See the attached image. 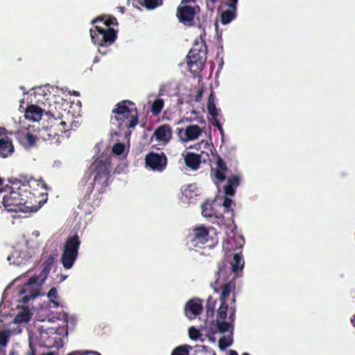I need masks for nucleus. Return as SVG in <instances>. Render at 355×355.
<instances>
[{
    "label": "nucleus",
    "mask_w": 355,
    "mask_h": 355,
    "mask_svg": "<svg viewBox=\"0 0 355 355\" xmlns=\"http://www.w3.org/2000/svg\"><path fill=\"white\" fill-rule=\"evenodd\" d=\"M56 318L60 321L58 324H54L53 319L46 320L40 315H37V320L43 324L38 327V335L35 334V338L39 340V343L48 348H60L63 346V341L60 335L66 331L67 326V315L62 312L56 313Z\"/></svg>",
    "instance_id": "obj_1"
},
{
    "label": "nucleus",
    "mask_w": 355,
    "mask_h": 355,
    "mask_svg": "<svg viewBox=\"0 0 355 355\" xmlns=\"http://www.w3.org/2000/svg\"><path fill=\"white\" fill-rule=\"evenodd\" d=\"M38 202L29 201L21 191L20 181L14 182L11 185V191L4 196L3 205L4 210L8 212H15L17 217H21V214H27L37 211L39 209Z\"/></svg>",
    "instance_id": "obj_2"
},
{
    "label": "nucleus",
    "mask_w": 355,
    "mask_h": 355,
    "mask_svg": "<svg viewBox=\"0 0 355 355\" xmlns=\"http://www.w3.org/2000/svg\"><path fill=\"white\" fill-rule=\"evenodd\" d=\"M112 123L121 130L135 128L138 123V113L135 103L130 101L118 103L112 110Z\"/></svg>",
    "instance_id": "obj_3"
},
{
    "label": "nucleus",
    "mask_w": 355,
    "mask_h": 355,
    "mask_svg": "<svg viewBox=\"0 0 355 355\" xmlns=\"http://www.w3.org/2000/svg\"><path fill=\"white\" fill-rule=\"evenodd\" d=\"M39 235L38 231H34L26 240L25 243L17 245L7 258L10 263L20 266L29 262L35 253V248L38 246Z\"/></svg>",
    "instance_id": "obj_4"
},
{
    "label": "nucleus",
    "mask_w": 355,
    "mask_h": 355,
    "mask_svg": "<svg viewBox=\"0 0 355 355\" xmlns=\"http://www.w3.org/2000/svg\"><path fill=\"white\" fill-rule=\"evenodd\" d=\"M20 188L29 201L38 202L39 209L45 202V187L42 180L30 179L27 182H20Z\"/></svg>",
    "instance_id": "obj_5"
},
{
    "label": "nucleus",
    "mask_w": 355,
    "mask_h": 355,
    "mask_svg": "<svg viewBox=\"0 0 355 355\" xmlns=\"http://www.w3.org/2000/svg\"><path fill=\"white\" fill-rule=\"evenodd\" d=\"M235 306L228 307L226 302H221L218 309L217 329L220 333L230 332L233 330V323L235 320Z\"/></svg>",
    "instance_id": "obj_6"
},
{
    "label": "nucleus",
    "mask_w": 355,
    "mask_h": 355,
    "mask_svg": "<svg viewBox=\"0 0 355 355\" xmlns=\"http://www.w3.org/2000/svg\"><path fill=\"white\" fill-rule=\"evenodd\" d=\"M80 244V242L77 235L69 237L67 240L61 257V261L65 269L72 268L78 257Z\"/></svg>",
    "instance_id": "obj_7"
},
{
    "label": "nucleus",
    "mask_w": 355,
    "mask_h": 355,
    "mask_svg": "<svg viewBox=\"0 0 355 355\" xmlns=\"http://www.w3.org/2000/svg\"><path fill=\"white\" fill-rule=\"evenodd\" d=\"M90 35L93 43L102 47L112 44L116 38V33L113 28L105 29L99 24L90 29Z\"/></svg>",
    "instance_id": "obj_8"
},
{
    "label": "nucleus",
    "mask_w": 355,
    "mask_h": 355,
    "mask_svg": "<svg viewBox=\"0 0 355 355\" xmlns=\"http://www.w3.org/2000/svg\"><path fill=\"white\" fill-rule=\"evenodd\" d=\"M199 11L200 8L195 0H182L178 8L177 16L182 24L191 25Z\"/></svg>",
    "instance_id": "obj_9"
},
{
    "label": "nucleus",
    "mask_w": 355,
    "mask_h": 355,
    "mask_svg": "<svg viewBox=\"0 0 355 355\" xmlns=\"http://www.w3.org/2000/svg\"><path fill=\"white\" fill-rule=\"evenodd\" d=\"M216 236V234L212 228L207 229L204 226L197 227L191 234V245L195 247H201L209 241L214 243L217 242Z\"/></svg>",
    "instance_id": "obj_10"
},
{
    "label": "nucleus",
    "mask_w": 355,
    "mask_h": 355,
    "mask_svg": "<svg viewBox=\"0 0 355 355\" xmlns=\"http://www.w3.org/2000/svg\"><path fill=\"white\" fill-rule=\"evenodd\" d=\"M220 197H217L214 201H206L202 205V214L204 217L210 218L213 223L218 225L224 223V217L218 211L220 209Z\"/></svg>",
    "instance_id": "obj_11"
},
{
    "label": "nucleus",
    "mask_w": 355,
    "mask_h": 355,
    "mask_svg": "<svg viewBox=\"0 0 355 355\" xmlns=\"http://www.w3.org/2000/svg\"><path fill=\"white\" fill-rule=\"evenodd\" d=\"M195 148L198 150H200L201 154L197 155L193 153H185L182 155L184 157V162L187 166L190 167L193 170H196L200 163V157L205 155L207 157L209 156V152L211 151V146L208 141L202 140L198 143Z\"/></svg>",
    "instance_id": "obj_12"
},
{
    "label": "nucleus",
    "mask_w": 355,
    "mask_h": 355,
    "mask_svg": "<svg viewBox=\"0 0 355 355\" xmlns=\"http://www.w3.org/2000/svg\"><path fill=\"white\" fill-rule=\"evenodd\" d=\"M207 59V53L203 44H195L187 57V63L191 71L199 69Z\"/></svg>",
    "instance_id": "obj_13"
},
{
    "label": "nucleus",
    "mask_w": 355,
    "mask_h": 355,
    "mask_svg": "<svg viewBox=\"0 0 355 355\" xmlns=\"http://www.w3.org/2000/svg\"><path fill=\"white\" fill-rule=\"evenodd\" d=\"M44 279H39L37 277H32L19 290V293L21 295V300L24 303H28L31 300L34 299L40 295V286Z\"/></svg>",
    "instance_id": "obj_14"
},
{
    "label": "nucleus",
    "mask_w": 355,
    "mask_h": 355,
    "mask_svg": "<svg viewBox=\"0 0 355 355\" xmlns=\"http://www.w3.org/2000/svg\"><path fill=\"white\" fill-rule=\"evenodd\" d=\"M90 168L96 173L94 176V182L96 184L101 182L104 183L107 181L110 164L106 157H101L96 158L91 165Z\"/></svg>",
    "instance_id": "obj_15"
},
{
    "label": "nucleus",
    "mask_w": 355,
    "mask_h": 355,
    "mask_svg": "<svg viewBox=\"0 0 355 355\" xmlns=\"http://www.w3.org/2000/svg\"><path fill=\"white\" fill-rule=\"evenodd\" d=\"M202 129L197 125H190L185 128H178L177 135L182 143L196 140L202 135Z\"/></svg>",
    "instance_id": "obj_16"
},
{
    "label": "nucleus",
    "mask_w": 355,
    "mask_h": 355,
    "mask_svg": "<svg viewBox=\"0 0 355 355\" xmlns=\"http://www.w3.org/2000/svg\"><path fill=\"white\" fill-rule=\"evenodd\" d=\"M172 138V130L168 125L158 127L151 137V141H156L161 145H166Z\"/></svg>",
    "instance_id": "obj_17"
},
{
    "label": "nucleus",
    "mask_w": 355,
    "mask_h": 355,
    "mask_svg": "<svg viewBox=\"0 0 355 355\" xmlns=\"http://www.w3.org/2000/svg\"><path fill=\"white\" fill-rule=\"evenodd\" d=\"M146 162L153 170L161 171L166 165V157L163 153H150L146 156Z\"/></svg>",
    "instance_id": "obj_18"
},
{
    "label": "nucleus",
    "mask_w": 355,
    "mask_h": 355,
    "mask_svg": "<svg viewBox=\"0 0 355 355\" xmlns=\"http://www.w3.org/2000/svg\"><path fill=\"white\" fill-rule=\"evenodd\" d=\"M238 0H228V1L220 6V19L223 24H227L235 17L236 4Z\"/></svg>",
    "instance_id": "obj_19"
},
{
    "label": "nucleus",
    "mask_w": 355,
    "mask_h": 355,
    "mask_svg": "<svg viewBox=\"0 0 355 355\" xmlns=\"http://www.w3.org/2000/svg\"><path fill=\"white\" fill-rule=\"evenodd\" d=\"M200 194V189L195 184H189L182 188V195L180 197L183 205L193 202L195 198Z\"/></svg>",
    "instance_id": "obj_20"
},
{
    "label": "nucleus",
    "mask_w": 355,
    "mask_h": 355,
    "mask_svg": "<svg viewBox=\"0 0 355 355\" xmlns=\"http://www.w3.org/2000/svg\"><path fill=\"white\" fill-rule=\"evenodd\" d=\"M202 310V302L199 299L190 300L186 304L184 312L186 316L192 320L199 315Z\"/></svg>",
    "instance_id": "obj_21"
},
{
    "label": "nucleus",
    "mask_w": 355,
    "mask_h": 355,
    "mask_svg": "<svg viewBox=\"0 0 355 355\" xmlns=\"http://www.w3.org/2000/svg\"><path fill=\"white\" fill-rule=\"evenodd\" d=\"M17 138L21 144L27 148L35 145L37 136L31 128H28L21 130L18 132Z\"/></svg>",
    "instance_id": "obj_22"
},
{
    "label": "nucleus",
    "mask_w": 355,
    "mask_h": 355,
    "mask_svg": "<svg viewBox=\"0 0 355 355\" xmlns=\"http://www.w3.org/2000/svg\"><path fill=\"white\" fill-rule=\"evenodd\" d=\"M227 167L223 160L218 158L216 162V166L213 169V175L214 177V181L215 184L218 188L220 183H222L226 178V173Z\"/></svg>",
    "instance_id": "obj_23"
},
{
    "label": "nucleus",
    "mask_w": 355,
    "mask_h": 355,
    "mask_svg": "<svg viewBox=\"0 0 355 355\" xmlns=\"http://www.w3.org/2000/svg\"><path fill=\"white\" fill-rule=\"evenodd\" d=\"M14 151V146L10 138L0 129V156L7 157Z\"/></svg>",
    "instance_id": "obj_24"
},
{
    "label": "nucleus",
    "mask_w": 355,
    "mask_h": 355,
    "mask_svg": "<svg viewBox=\"0 0 355 355\" xmlns=\"http://www.w3.org/2000/svg\"><path fill=\"white\" fill-rule=\"evenodd\" d=\"M33 311L28 307H21L14 319V323L18 324H26L31 319Z\"/></svg>",
    "instance_id": "obj_25"
},
{
    "label": "nucleus",
    "mask_w": 355,
    "mask_h": 355,
    "mask_svg": "<svg viewBox=\"0 0 355 355\" xmlns=\"http://www.w3.org/2000/svg\"><path fill=\"white\" fill-rule=\"evenodd\" d=\"M43 110L40 107L31 105H29L25 112V117L26 119L33 121H39L42 116Z\"/></svg>",
    "instance_id": "obj_26"
},
{
    "label": "nucleus",
    "mask_w": 355,
    "mask_h": 355,
    "mask_svg": "<svg viewBox=\"0 0 355 355\" xmlns=\"http://www.w3.org/2000/svg\"><path fill=\"white\" fill-rule=\"evenodd\" d=\"M244 245V239L241 235L234 234L224 243V248L231 250L241 249Z\"/></svg>",
    "instance_id": "obj_27"
},
{
    "label": "nucleus",
    "mask_w": 355,
    "mask_h": 355,
    "mask_svg": "<svg viewBox=\"0 0 355 355\" xmlns=\"http://www.w3.org/2000/svg\"><path fill=\"white\" fill-rule=\"evenodd\" d=\"M230 264L232 271L236 275L238 274L239 272L241 271L245 264L241 253H234Z\"/></svg>",
    "instance_id": "obj_28"
},
{
    "label": "nucleus",
    "mask_w": 355,
    "mask_h": 355,
    "mask_svg": "<svg viewBox=\"0 0 355 355\" xmlns=\"http://www.w3.org/2000/svg\"><path fill=\"white\" fill-rule=\"evenodd\" d=\"M239 184V178L236 175L230 177L227 180V184L224 188V192L226 196H233L235 193V189Z\"/></svg>",
    "instance_id": "obj_29"
},
{
    "label": "nucleus",
    "mask_w": 355,
    "mask_h": 355,
    "mask_svg": "<svg viewBox=\"0 0 355 355\" xmlns=\"http://www.w3.org/2000/svg\"><path fill=\"white\" fill-rule=\"evenodd\" d=\"M92 23L93 24L102 23L103 25H105L106 26H110L112 25L117 24L116 18L111 17V16H107V15H104L103 17H97L96 19H95L92 21Z\"/></svg>",
    "instance_id": "obj_30"
},
{
    "label": "nucleus",
    "mask_w": 355,
    "mask_h": 355,
    "mask_svg": "<svg viewBox=\"0 0 355 355\" xmlns=\"http://www.w3.org/2000/svg\"><path fill=\"white\" fill-rule=\"evenodd\" d=\"M234 288V285L232 283H228L224 285L220 295L221 302H226V300L230 297L231 293L233 291Z\"/></svg>",
    "instance_id": "obj_31"
},
{
    "label": "nucleus",
    "mask_w": 355,
    "mask_h": 355,
    "mask_svg": "<svg viewBox=\"0 0 355 355\" xmlns=\"http://www.w3.org/2000/svg\"><path fill=\"white\" fill-rule=\"evenodd\" d=\"M232 331L227 332V335H224L222 338L219 339V347L220 349H223L227 347H229L232 343Z\"/></svg>",
    "instance_id": "obj_32"
},
{
    "label": "nucleus",
    "mask_w": 355,
    "mask_h": 355,
    "mask_svg": "<svg viewBox=\"0 0 355 355\" xmlns=\"http://www.w3.org/2000/svg\"><path fill=\"white\" fill-rule=\"evenodd\" d=\"M164 101L162 98H156L151 106V112L157 115L160 113L164 107Z\"/></svg>",
    "instance_id": "obj_33"
},
{
    "label": "nucleus",
    "mask_w": 355,
    "mask_h": 355,
    "mask_svg": "<svg viewBox=\"0 0 355 355\" xmlns=\"http://www.w3.org/2000/svg\"><path fill=\"white\" fill-rule=\"evenodd\" d=\"M207 109H208L209 113L213 117H215L218 115V110H217L216 105L214 103V96H213L212 94H210L209 99H208Z\"/></svg>",
    "instance_id": "obj_34"
},
{
    "label": "nucleus",
    "mask_w": 355,
    "mask_h": 355,
    "mask_svg": "<svg viewBox=\"0 0 355 355\" xmlns=\"http://www.w3.org/2000/svg\"><path fill=\"white\" fill-rule=\"evenodd\" d=\"M148 9H153L162 4V0H137Z\"/></svg>",
    "instance_id": "obj_35"
},
{
    "label": "nucleus",
    "mask_w": 355,
    "mask_h": 355,
    "mask_svg": "<svg viewBox=\"0 0 355 355\" xmlns=\"http://www.w3.org/2000/svg\"><path fill=\"white\" fill-rule=\"evenodd\" d=\"M171 355H189V347L187 345H181L176 347Z\"/></svg>",
    "instance_id": "obj_36"
},
{
    "label": "nucleus",
    "mask_w": 355,
    "mask_h": 355,
    "mask_svg": "<svg viewBox=\"0 0 355 355\" xmlns=\"http://www.w3.org/2000/svg\"><path fill=\"white\" fill-rule=\"evenodd\" d=\"M125 149L126 146L125 144L121 143H116L113 146L112 152L116 155H120L125 152Z\"/></svg>",
    "instance_id": "obj_37"
},
{
    "label": "nucleus",
    "mask_w": 355,
    "mask_h": 355,
    "mask_svg": "<svg viewBox=\"0 0 355 355\" xmlns=\"http://www.w3.org/2000/svg\"><path fill=\"white\" fill-rule=\"evenodd\" d=\"M9 336V331H0V347H5L7 345Z\"/></svg>",
    "instance_id": "obj_38"
},
{
    "label": "nucleus",
    "mask_w": 355,
    "mask_h": 355,
    "mask_svg": "<svg viewBox=\"0 0 355 355\" xmlns=\"http://www.w3.org/2000/svg\"><path fill=\"white\" fill-rule=\"evenodd\" d=\"M48 297L56 306H58V302L55 300L57 298V290L55 288H52L49 291Z\"/></svg>",
    "instance_id": "obj_39"
},
{
    "label": "nucleus",
    "mask_w": 355,
    "mask_h": 355,
    "mask_svg": "<svg viewBox=\"0 0 355 355\" xmlns=\"http://www.w3.org/2000/svg\"><path fill=\"white\" fill-rule=\"evenodd\" d=\"M221 200H223V207L225 208V211L230 212L231 209V205L232 203V200L228 197H225V198L223 200L221 198H220ZM222 201H220L221 202Z\"/></svg>",
    "instance_id": "obj_40"
},
{
    "label": "nucleus",
    "mask_w": 355,
    "mask_h": 355,
    "mask_svg": "<svg viewBox=\"0 0 355 355\" xmlns=\"http://www.w3.org/2000/svg\"><path fill=\"white\" fill-rule=\"evenodd\" d=\"M189 335L192 340H198L200 336L199 330L194 327H191L189 329Z\"/></svg>",
    "instance_id": "obj_41"
},
{
    "label": "nucleus",
    "mask_w": 355,
    "mask_h": 355,
    "mask_svg": "<svg viewBox=\"0 0 355 355\" xmlns=\"http://www.w3.org/2000/svg\"><path fill=\"white\" fill-rule=\"evenodd\" d=\"M215 305V300H214L211 297H209L207 300V309L208 311H211L213 313L214 308Z\"/></svg>",
    "instance_id": "obj_42"
},
{
    "label": "nucleus",
    "mask_w": 355,
    "mask_h": 355,
    "mask_svg": "<svg viewBox=\"0 0 355 355\" xmlns=\"http://www.w3.org/2000/svg\"><path fill=\"white\" fill-rule=\"evenodd\" d=\"M56 125L59 126V130L60 132H64L66 130L67 123L65 121H61L60 122L56 123Z\"/></svg>",
    "instance_id": "obj_43"
},
{
    "label": "nucleus",
    "mask_w": 355,
    "mask_h": 355,
    "mask_svg": "<svg viewBox=\"0 0 355 355\" xmlns=\"http://www.w3.org/2000/svg\"><path fill=\"white\" fill-rule=\"evenodd\" d=\"M218 278L217 279V282H219L220 279H224L225 277V272L223 269H220L218 272Z\"/></svg>",
    "instance_id": "obj_44"
},
{
    "label": "nucleus",
    "mask_w": 355,
    "mask_h": 355,
    "mask_svg": "<svg viewBox=\"0 0 355 355\" xmlns=\"http://www.w3.org/2000/svg\"><path fill=\"white\" fill-rule=\"evenodd\" d=\"M29 339H30V346H31V347H32V345L35 343L33 335H30Z\"/></svg>",
    "instance_id": "obj_45"
},
{
    "label": "nucleus",
    "mask_w": 355,
    "mask_h": 355,
    "mask_svg": "<svg viewBox=\"0 0 355 355\" xmlns=\"http://www.w3.org/2000/svg\"><path fill=\"white\" fill-rule=\"evenodd\" d=\"M3 191V181L0 178V194Z\"/></svg>",
    "instance_id": "obj_46"
},
{
    "label": "nucleus",
    "mask_w": 355,
    "mask_h": 355,
    "mask_svg": "<svg viewBox=\"0 0 355 355\" xmlns=\"http://www.w3.org/2000/svg\"><path fill=\"white\" fill-rule=\"evenodd\" d=\"M351 322L354 327H355V314L354 315L353 318L351 320Z\"/></svg>",
    "instance_id": "obj_47"
},
{
    "label": "nucleus",
    "mask_w": 355,
    "mask_h": 355,
    "mask_svg": "<svg viewBox=\"0 0 355 355\" xmlns=\"http://www.w3.org/2000/svg\"><path fill=\"white\" fill-rule=\"evenodd\" d=\"M217 126H218V128H219V130H220V132H222V131H223V129H222V128H221V125H220L218 123H217Z\"/></svg>",
    "instance_id": "obj_48"
},
{
    "label": "nucleus",
    "mask_w": 355,
    "mask_h": 355,
    "mask_svg": "<svg viewBox=\"0 0 355 355\" xmlns=\"http://www.w3.org/2000/svg\"><path fill=\"white\" fill-rule=\"evenodd\" d=\"M130 133H131V132H130V131H128V132H127V131H126V132H125V137L129 136V135H130Z\"/></svg>",
    "instance_id": "obj_49"
},
{
    "label": "nucleus",
    "mask_w": 355,
    "mask_h": 355,
    "mask_svg": "<svg viewBox=\"0 0 355 355\" xmlns=\"http://www.w3.org/2000/svg\"><path fill=\"white\" fill-rule=\"evenodd\" d=\"M42 355H54V354L53 352H49V353H47V354H42Z\"/></svg>",
    "instance_id": "obj_50"
},
{
    "label": "nucleus",
    "mask_w": 355,
    "mask_h": 355,
    "mask_svg": "<svg viewBox=\"0 0 355 355\" xmlns=\"http://www.w3.org/2000/svg\"><path fill=\"white\" fill-rule=\"evenodd\" d=\"M201 94H202V92H198V98H200L201 96Z\"/></svg>",
    "instance_id": "obj_51"
},
{
    "label": "nucleus",
    "mask_w": 355,
    "mask_h": 355,
    "mask_svg": "<svg viewBox=\"0 0 355 355\" xmlns=\"http://www.w3.org/2000/svg\"><path fill=\"white\" fill-rule=\"evenodd\" d=\"M119 9H120V12H121V13H123V12H124L123 8H120Z\"/></svg>",
    "instance_id": "obj_52"
},
{
    "label": "nucleus",
    "mask_w": 355,
    "mask_h": 355,
    "mask_svg": "<svg viewBox=\"0 0 355 355\" xmlns=\"http://www.w3.org/2000/svg\"><path fill=\"white\" fill-rule=\"evenodd\" d=\"M89 354H90L91 352H88ZM92 354H94L96 355H101L99 353H97V352H92Z\"/></svg>",
    "instance_id": "obj_53"
},
{
    "label": "nucleus",
    "mask_w": 355,
    "mask_h": 355,
    "mask_svg": "<svg viewBox=\"0 0 355 355\" xmlns=\"http://www.w3.org/2000/svg\"><path fill=\"white\" fill-rule=\"evenodd\" d=\"M52 336H53V335H52V334L50 332V334H49V338H52Z\"/></svg>",
    "instance_id": "obj_54"
},
{
    "label": "nucleus",
    "mask_w": 355,
    "mask_h": 355,
    "mask_svg": "<svg viewBox=\"0 0 355 355\" xmlns=\"http://www.w3.org/2000/svg\"><path fill=\"white\" fill-rule=\"evenodd\" d=\"M21 329H19L17 330V333H21Z\"/></svg>",
    "instance_id": "obj_55"
},
{
    "label": "nucleus",
    "mask_w": 355,
    "mask_h": 355,
    "mask_svg": "<svg viewBox=\"0 0 355 355\" xmlns=\"http://www.w3.org/2000/svg\"><path fill=\"white\" fill-rule=\"evenodd\" d=\"M231 355H237L236 352H232Z\"/></svg>",
    "instance_id": "obj_56"
},
{
    "label": "nucleus",
    "mask_w": 355,
    "mask_h": 355,
    "mask_svg": "<svg viewBox=\"0 0 355 355\" xmlns=\"http://www.w3.org/2000/svg\"><path fill=\"white\" fill-rule=\"evenodd\" d=\"M212 3L216 2L217 0H210Z\"/></svg>",
    "instance_id": "obj_57"
},
{
    "label": "nucleus",
    "mask_w": 355,
    "mask_h": 355,
    "mask_svg": "<svg viewBox=\"0 0 355 355\" xmlns=\"http://www.w3.org/2000/svg\"><path fill=\"white\" fill-rule=\"evenodd\" d=\"M28 355H35L33 352H32L31 354H29Z\"/></svg>",
    "instance_id": "obj_58"
},
{
    "label": "nucleus",
    "mask_w": 355,
    "mask_h": 355,
    "mask_svg": "<svg viewBox=\"0 0 355 355\" xmlns=\"http://www.w3.org/2000/svg\"><path fill=\"white\" fill-rule=\"evenodd\" d=\"M232 301L233 303L234 302V297H232Z\"/></svg>",
    "instance_id": "obj_59"
},
{
    "label": "nucleus",
    "mask_w": 355,
    "mask_h": 355,
    "mask_svg": "<svg viewBox=\"0 0 355 355\" xmlns=\"http://www.w3.org/2000/svg\"><path fill=\"white\" fill-rule=\"evenodd\" d=\"M0 355H4L3 352H0Z\"/></svg>",
    "instance_id": "obj_60"
},
{
    "label": "nucleus",
    "mask_w": 355,
    "mask_h": 355,
    "mask_svg": "<svg viewBox=\"0 0 355 355\" xmlns=\"http://www.w3.org/2000/svg\"><path fill=\"white\" fill-rule=\"evenodd\" d=\"M243 355H249V354H243Z\"/></svg>",
    "instance_id": "obj_61"
}]
</instances>
